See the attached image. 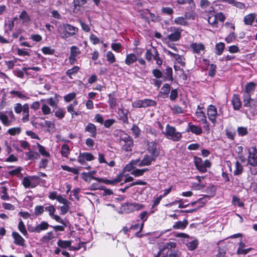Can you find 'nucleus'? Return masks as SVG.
Here are the masks:
<instances>
[{
	"label": "nucleus",
	"instance_id": "6e6552de",
	"mask_svg": "<svg viewBox=\"0 0 257 257\" xmlns=\"http://www.w3.org/2000/svg\"><path fill=\"white\" fill-rule=\"evenodd\" d=\"M248 163L253 167H257V149L251 147L248 149Z\"/></svg>",
	"mask_w": 257,
	"mask_h": 257
},
{
	"label": "nucleus",
	"instance_id": "bf43d9fd",
	"mask_svg": "<svg viewBox=\"0 0 257 257\" xmlns=\"http://www.w3.org/2000/svg\"><path fill=\"white\" fill-rule=\"evenodd\" d=\"M61 168L65 171L72 172L74 174H78V171L77 169L75 168H71L68 166L66 165H62Z\"/></svg>",
	"mask_w": 257,
	"mask_h": 257
},
{
	"label": "nucleus",
	"instance_id": "f3484780",
	"mask_svg": "<svg viewBox=\"0 0 257 257\" xmlns=\"http://www.w3.org/2000/svg\"><path fill=\"white\" fill-rule=\"evenodd\" d=\"M188 131L191 132L196 135H200L203 133L202 129L201 127L194 125L191 122L188 124Z\"/></svg>",
	"mask_w": 257,
	"mask_h": 257
},
{
	"label": "nucleus",
	"instance_id": "a211bd4d",
	"mask_svg": "<svg viewBox=\"0 0 257 257\" xmlns=\"http://www.w3.org/2000/svg\"><path fill=\"white\" fill-rule=\"evenodd\" d=\"M85 131L90 133L93 138H95L97 136V128L93 123H88L85 128Z\"/></svg>",
	"mask_w": 257,
	"mask_h": 257
},
{
	"label": "nucleus",
	"instance_id": "5701e85b",
	"mask_svg": "<svg viewBox=\"0 0 257 257\" xmlns=\"http://www.w3.org/2000/svg\"><path fill=\"white\" fill-rule=\"evenodd\" d=\"M185 17H179L175 19L174 23L176 25H181L183 26H187L188 25V22L186 20V19H190L187 16V14L185 15Z\"/></svg>",
	"mask_w": 257,
	"mask_h": 257
},
{
	"label": "nucleus",
	"instance_id": "1a4fd4ad",
	"mask_svg": "<svg viewBox=\"0 0 257 257\" xmlns=\"http://www.w3.org/2000/svg\"><path fill=\"white\" fill-rule=\"evenodd\" d=\"M161 142V140L154 141H148L147 142V150L148 152L155 157H157L159 155V151L157 149V142Z\"/></svg>",
	"mask_w": 257,
	"mask_h": 257
},
{
	"label": "nucleus",
	"instance_id": "a878e982",
	"mask_svg": "<svg viewBox=\"0 0 257 257\" xmlns=\"http://www.w3.org/2000/svg\"><path fill=\"white\" fill-rule=\"evenodd\" d=\"M195 114L198 122L202 123H207L206 117L204 112L197 110Z\"/></svg>",
	"mask_w": 257,
	"mask_h": 257
},
{
	"label": "nucleus",
	"instance_id": "2eb2a0df",
	"mask_svg": "<svg viewBox=\"0 0 257 257\" xmlns=\"http://www.w3.org/2000/svg\"><path fill=\"white\" fill-rule=\"evenodd\" d=\"M157 157H155L151 155V156L146 155L143 160L138 163L139 167H142L145 166H149L151 164L152 161H154Z\"/></svg>",
	"mask_w": 257,
	"mask_h": 257
},
{
	"label": "nucleus",
	"instance_id": "bb28decb",
	"mask_svg": "<svg viewBox=\"0 0 257 257\" xmlns=\"http://www.w3.org/2000/svg\"><path fill=\"white\" fill-rule=\"evenodd\" d=\"M19 18L24 24H29L31 22V18L26 11H23L21 12Z\"/></svg>",
	"mask_w": 257,
	"mask_h": 257
},
{
	"label": "nucleus",
	"instance_id": "dca6fc26",
	"mask_svg": "<svg viewBox=\"0 0 257 257\" xmlns=\"http://www.w3.org/2000/svg\"><path fill=\"white\" fill-rule=\"evenodd\" d=\"M14 239V243L18 245L24 246L25 239L17 232H13L12 234Z\"/></svg>",
	"mask_w": 257,
	"mask_h": 257
},
{
	"label": "nucleus",
	"instance_id": "603ef678",
	"mask_svg": "<svg viewBox=\"0 0 257 257\" xmlns=\"http://www.w3.org/2000/svg\"><path fill=\"white\" fill-rule=\"evenodd\" d=\"M18 229L19 231L24 235L26 236L28 235L27 230L26 229L25 224L23 221L21 219L19 222Z\"/></svg>",
	"mask_w": 257,
	"mask_h": 257
},
{
	"label": "nucleus",
	"instance_id": "5fc2aeb1",
	"mask_svg": "<svg viewBox=\"0 0 257 257\" xmlns=\"http://www.w3.org/2000/svg\"><path fill=\"white\" fill-rule=\"evenodd\" d=\"M37 146L38 147V150L39 153L43 156L48 157L50 156V154L47 152L44 147L42 146L39 143H37Z\"/></svg>",
	"mask_w": 257,
	"mask_h": 257
},
{
	"label": "nucleus",
	"instance_id": "b1692460",
	"mask_svg": "<svg viewBox=\"0 0 257 257\" xmlns=\"http://www.w3.org/2000/svg\"><path fill=\"white\" fill-rule=\"evenodd\" d=\"M29 120V106L28 104H24V109L22 112V120L23 122H26Z\"/></svg>",
	"mask_w": 257,
	"mask_h": 257
},
{
	"label": "nucleus",
	"instance_id": "f704fd0d",
	"mask_svg": "<svg viewBox=\"0 0 257 257\" xmlns=\"http://www.w3.org/2000/svg\"><path fill=\"white\" fill-rule=\"evenodd\" d=\"M108 103L111 108H114L117 104V99L115 98L114 93L109 94L108 95Z\"/></svg>",
	"mask_w": 257,
	"mask_h": 257
},
{
	"label": "nucleus",
	"instance_id": "774afa93",
	"mask_svg": "<svg viewBox=\"0 0 257 257\" xmlns=\"http://www.w3.org/2000/svg\"><path fill=\"white\" fill-rule=\"evenodd\" d=\"M238 134L240 136H244L247 134L248 131L246 127H238L237 129Z\"/></svg>",
	"mask_w": 257,
	"mask_h": 257
},
{
	"label": "nucleus",
	"instance_id": "f8f14e48",
	"mask_svg": "<svg viewBox=\"0 0 257 257\" xmlns=\"http://www.w3.org/2000/svg\"><path fill=\"white\" fill-rule=\"evenodd\" d=\"M127 212H134L137 210H140L144 208L145 206L142 204L136 202L127 203L125 205Z\"/></svg>",
	"mask_w": 257,
	"mask_h": 257
},
{
	"label": "nucleus",
	"instance_id": "0eeeda50",
	"mask_svg": "<svg viewBox=\"0 0 257 257\" xmlns=\"http://www.w3.org/2000/svg\"><path fill=\"white\" fill-rule=\"evenodd\" d=\"M44 210L49 213L51 218L55 220L57 222L65 225V222L59 216L54 214L56 211L55 208L52 205H49L44 208Z\"/></svg>",
	"mask_w": 257,
	"mask_h": 257
},
{
	"label": "nucleus",
	"instance_id": "49530a36",
	"mask_svg": "<svg viewBox=\"0 0 257 257\" xmlns=\"http://www.w3.org/2000/svg\"><path fill=\"white\" fill-rule=\"evenodd\" d=\"M143 107H147L150 106H154L157 104L156 102L151 99H143Z\"/></svg>",
	"mask_w": 257,
	"mask_h": 257
},
{
	"label": "nucleus",
	"instance_id": "37998d69",
	"mask_svg": "<svg viewBox=\"0 0 257 257\" xmlns=\"http://www.w3.org/2000/svg\"><path fill=\"white\" fill-rule=\"evenodd\" d=\"M23 168L21 167H17L15 169L9 171L8 173L11 176H17L19 177H22V174H21V171Z\"/></svg>",
	"mask_w": 257,
	"mask_h": 257
},
{
	"label": "nucleus",
	"instance_id": "c03bdc74",
	"mask_svg": "<svg viewBox=\"0 0 257 257\" xmlns=\"http://www.w3.org/2000/svg\"><path fill=\"white\" fill-rule=\"evenodd\" d=\"M235 170H234L233 174L234 175H239L243 171V167L242 165L238 161H236L235 164Z\"/></svg>",
	"mask_w": 257,
	"mask_h": 257
},
{
	"label": "nucleus",
	"instance_id": "0e129e2a",
	"mask_svg": "<svg viewBox=\"0 0 257 257\" xmlns=\"http://www.w3.org/2000/svg\"><path fill=\"white\" fill-rule=\"evenodd\" d=\"M21 132V128L20 127H13L11 128H10L8 132L9 134L11 135H16L19 134Z\"/></svg>",
	"mask_w": 257,
	"mask_h": 257
},
{
	"label": "nucleus",
	"instance_id": "423d86ee",
	"mask_svg": "<svg viewBox=\"0 0 257 257\" xmlns=\"http://www.w3.org/2000/svg\"><path fill=\"white\" fill-rule=\"evenodd\" d=\"M195 164L197 169L202 173L207 172V168L211 166V163L208 160L203 161L199 158H195Z\"/></svg>",
	"mask_w": 257,
	"mask_h": 257
},
{
	"label": "nucleus",
	"instance_id": "13d9d810",
	"mask_svg": "<svg viewBox=\"0 0 257 257\" xmlns=\"http://www.w3.org/2000/svg\"><path fill=\"white\" fill-rule=\"evenodd\" d=\"M177 243L175 242L169 241L164 244L163 248L162 250L165 249H171L176 247Z\"/></svg>",
	"mask_w": 257,
	"mask_h": 257
},
{
	"label": "nucleus",
	"instance_id": "7ed1b4c3",
	"mask_svg": "<svg viewBox=\"0 0 257 257\" xmlns=\"http://www.w3.org/2000/svg\"><path fill=\"white\" fill-rule=\"evenodd\" d=\"M40 180L39 176H28L23 178L22 183L25 188H33L40 183Z\"/></svg>",
	"mask_w": 257,
	"mask_h": 257
},
{
	"label": "nucleus",
	"instance_id": "4d7b16f0",
	"mask_svg": "<svg viewBox=\"0 0 257 257\" xmlns=\"http://www.w3.org/2000/svg\"><path fill=\"white\" fill-rule=\"evenodd\" d=\"M198 242L197 240H193L187 244V247L190 250H193L197 247Z\"/></svg>",
	"mask_w": 257,
	"mask_h": 257
},
{
	"label": "nucleus",
	"instance_id": "69168bd1",
	"mask_svg": "<svg viewBox=\"0 0 257 257\" xmlns=\"http://www.w3.org/2000/svg\"><path fill=\"white\" fill-rule=\"evenodd\" d=\"M24 109V105H22L20 103H17L15 104L14 110L16 113L20 114L21 112H23Z\"/></svg>",
	"mask_w": 257,
	"mask_h": 257
},
{
	"label": "nucleus",
	"instance_id": "f257e3e1",
	"mask_svg": "<svg viewBox=\"0 0 257 257\" xmlns=\"http://www.w3.org/2000/svg\"><path fill=\"white\" fill-rule=\"evenodd\" d=\"M119 143L121 149L126 152L131 151L134 146V142L132 138L127 134L125 133L121 134Z\"/></svg>",
	"mask_w": 257,
	"mask_h": 257
},
{
	"label": "nucleus",
	"instance_id": "20e7f679",
	"mask_svg": "<svg viewBox=\"0 0 257 257\" xmlns=\"http://www.w3.org/2000/svg\"><path fill=\"white\" fill-rule=\"evenodd\" d=\"M182 29L175 27H171L168 29L169 34L167 35L165 40H168L171 42H176L178 41L181 36Z\"/></svg>",
	"mask_w": 257,
	"mask_h": 257
},
{
	"label": "nucleus",
	"instance_id": "e2e57ef3",
	"mask_svg": "<svg viewBox=\"0 0 257 257\" xmlns=\"http://www.w3.org/2000/svg\"><path fill=\"white\" fill-rule=\"evenodd\" d=\"M65 113V111L62 108H59L55 112V115L59 119H62L64 117Z\"/></svg>",
	"mask_w": 257,
	"mask_h": 257
},
{
	"label": "nucleus",
	"instance_id": "e433bc0d",
	"mask_svg": "<svg viewBox=\"0 0 257 257\" xmlns=\"http://www.w3.org/2000/svg\"><path fill=\"white\" fill-rule=\"evenodd\" d=\"M79 69L78 66H75L71 69L67 70L66 74L70 79H72V76L75 75L79 70Z\"/></svg>",
	"mask_w": 257,
	"mask_h": 257
},
{
	"label": "nucleus",
	"instance_id": "6e6d98bb",
	"mask_svg": "<svg viewBox=\"0 0 257 257\" xmlns=\"http://www.w3.org/2000/svg\"><path fill=\"white\" fill-rule=\"evenodd\" d=\"M154 48L153 47V49H148L146 52L145 58L148 61H151L154 57Z\"/></svg>",
	"mask_w": 257,
	"mask_h": 257
},
{
	"label": "nucleus",
	"instance_id": "aec40b11",
	"mask_svg": "<svg viewBox=\"0 0 257 257\" xmlns=\"http://www.w3.org/2000/svg\"><path fill=\"white\" fill-rule=\"evenodd\" d=\"M188 221L187 219H184L183 221L176 222L173 225V228L175 229H184L187 226Z\"/></svg>",
	"mask_w": 257,
	"mask_h": 257
},
{
	"label": "nucleus",
	"instance_id": "58836bf2",
	"mask_svg": "<svg viewBox=\"0 0 257 257\" xmlns=\"http://www.w3.org/2000/svg\"><path fill=\"white\" fill-rule=\"evenodd\" d=\"M86 0H73L74 11H79L80 7L86 3Z\"/></svg>",
	"mask_w": 257,
	"mask_h": 257
},
{
	"label": "nucleus",
	"instance_id": "09e8293b",
	"mask_svg": "<svg viewBox=\"0 0 257 257\" xmlns=\"http://www.w3.org/2000/svg\"><path fill=\"white\" fill-rule=\"evenodd\" d=\"M225 45L223 43H218L215 46V53L217 55H220L224 49Z\"/></svg>",
	"mask_w": 257,
	"mask_h": 257
},
{
	"label": "nucleus",
	"instance_id": "79ce46f5",
	"mask_svg": "<svg viewBox=\"0 0 257 257\" xmlns=\"http://www.w3.org/2000/svg\"><path fill=\"white\" fill-rule=\"evenodd\" d=\"M61 154L64 157H68L70 154V148L67 144H63L61 149Z\"/></svg>",
	"mask_w": 257,
	"mask_h": 257
},
{
	"label": "nucleus",
	"instance_id": "864d4df0",
	"mask_svg": "<svg viewBox=\"0 0 257 257\" xmlns=\"http://www.w3.org/2000/svg\"><path fill=\"white\" fill-rule=\"evenodd\" d=\"M41 110L44 115H49L51 113L50 107L45 102L42 105Z\"/></svg>",
	"mask_w": 257,
	"mask_h": 257
},
{
	"label": "nucleus",
	"instance_id": "052dcab7",
	"mask_svg": "<svg viewBox=\"0 0 257 257\" xmlns=\"http://www.w3.org/2000/svg\"><path fill=\"white\" fill-rule=\"evenodd\" d=\"M107 61L110 63H113L115 61V58L114 54L111 51L107 52L106 54Z\"/></svg>",
	"mask_w": 257,
	"mask_h": 257
},
{
	"label": "nucleus",
	"instance_id": "8fccbe9b",
	"mask_svg": "<svg viewBox=\"0 0 257 257\" xmlns=\"http://www.w3.org/2000/svg\"><path fill=\"white\" fill-rule=\"evenodd\" d=\"M93 180L97 181L99 182H103L106 184H115V182L114 181V179L112 180H108L105 179L103 178H98L96 177H92Z\"/></svg>",
	"mask_w": 257,
	"mask_h": 257
},
{
	"label": "nucleus",
	"instance_id": "9d476101",
	"mask_svg": "<svg viewBox=\"0 0 257 257\" xmlns=\"http://www.w3.org/2000/svg\"><path fill=\"white\" fill-rule=\"evenodd\" d=\"M94 159V157L91 153L88 152L80 153L77 158V161L83 165L85 163L86 161H91Z\"/></svg>",
	"mask_w": 257,
	"mask_h": 257
},
{
	"label": "nucleus",
	"instance_id": "338daca9",
	"mask_svg": "<svg viewBox=\"0 0 257 257\" xmlns=\"http://www.w3.org/2000/svg\"><path fill=\"white\" fill-rule=\"evenodd\" d=\"M44 211V208L43 206L38 205L35 206L34 208L35 214L37 216H39L42 214Z\"/></svg>",
	"mask_w": 257,
	"mask_h": 257
},
{
	"label": "nucleus",
	"instance_id": "412c9836",
	"mask_svg": "<svg viewBox=\"0 0 257 257\" xmlns=\"http://www.w3.org/2000/svg\"><path fill=\"white\" fill-rule=\"evenodd\" d=\"M98 160L100 164L104 163L110 167H113L115 165L114 161H107L105 159L104 155L101 153H99Z\"/></svg>",
	"mask_w": 257,
	"mask_h": 257
},
{
	"label": "nucleus",
	"instance_id": "6ab92c4d",
	"mask_svg": "<svg viewBox=\"0 0 257 257\" xmlns=\"http://www.w3.org/2000/svg\"><path fill=\"white\" fill-rule=\"evenodd\" d=\"M232 104L235 110H239L241 106V102L238 94H235L232 98Z\"/></svg>",
	"mask_w": 257,
	"mask_h": 257
},
{
	"label": "nucleus",
	"instance_id": "f03ea898",
	"mask_svg": "<svg viewBox=\"0 0 257 257\" xmlns=\"http://www.w3.org/2000/svg\"><path fill=\"white\" fill-rule=\"evenodd\" d=\"M163 134L168 139L175 142L179 141L182 138V135L180 132H177L176 128L168 124L166 125V131L163 132Z\"/></svg>",
	"mask_w": 257,
	"mask_h": 257
},
{
	"label": "nucleus",
	"instance_id": "ddd939ff",
	"mask_svg": "<svg viewBox=\"0 0 257 257\" xmlns=\"http://www.w3.org/2000/svg\"><path fill=\"white\" fill-rule=\"evenodd\" d=\"M80 51L79 49L75 46H73L70 48V55L69 58V62L71 64H73L76 60L77 56L79 55Z\"/></svg>",
	"mask_w": 257,
	"mask_h": 257
},
{
	"label": "nucleus",
	"instance_id": "3c124183",
	"mask_svg": "<svg viewBox=\"0 0 257 257\" xmlns=\"http://www.w3.org/2000/svg\"><path fill=\"white\" fill-rule=\"evenodd\" d=\"M149 170L148 169H135L131 172V174L135 177H139L142 176L145 172Z\"/></svg>",
	"mask_w": 257,
	"mask_h": 257
},
{
	"label": "nucleus",
	"instance_id": "680f3d73",
	"mask_svg": "<svg viewBox=\"0 0 257 257\" xmlns=\"http://www.w3.org/2000/svg\"><path fill=\"white\" fill-rule=\"evenodd\" d=\"M42 52L45 55H53L54 53V50L50 47H44L42 48Z\"/></svg>",
	"mask_w": 257,
	"mask_h": 257
},
{
	"label": "nucleus",
	"instance_id": "a19ab883",
	"mask_svg": "<svg viewBox=\"0 0 257 257\" xmlns=\"http://www.w3.org/2000/svg\"><path fill=\"white\" fill-rule=\"evenodd\" d=\"M252 100L251 98V94L243 93V101L244 103V106L250 107V102Z\"/></svg>",
	"mask_w": 257,
	"mask_h": 257
},
{
	"label": "nucleus",
	"instance_id": "9b49d317",
	"mask_svg": "<svg viewBox=\"0 0 257 257\" xmlns=\"http://www.w3.org/2000/svg\"><path fill=\"white\" fill-rule=\"evenodd\" d=\"M207 114L209 120L213 123H216L217 112L216 108L212 105H209L207 109Z\"/></svg>",
	"mask_w": 257,
	"mask_h": 257
},
{
	"label": "nucleus",
	"instance_id": "393cba45",
	"mask_svg": "<svg viewBox=\"0 0 257 257\" xmlns=\"http://www.w3.org/2000/svg\"><path fill=\"white\" fill-rule=\"evenodd\" d=\"M256 84L253 82L247 83L245 87L244 93L251 94H252L255 89Z\"/></svg>",
	"mask_w": 257,
	"mask_h": 257
},
{
	"label": "nucleus",
	"instance_id": "72a5a7b5",
	"mask_svg": "<svg viewBox=\"0 0 257 257\" xmlns=\"http://www.w3.org/2000/svg\"><path fill=\"white\" fill-rule=\"evenodd\" d=\"M50 225L46 221H42L40 224L36 225L37 233H40L42 231L47 230Z\"/></svg>",
	"mask_w": 257,
	"mask_h": 257
},
{
	"label": "nucleus",
	"instance_id": "39448f33",
	"mask_svg": "<svg viewBox=\"0 0 257 257\" xmlns=\"http://www.w3.org/2000/svg\"><path fill=\"white\" fill-rule=\"evenodd\" d=\"M62 28L64 32L61 33V37L64 39L73 36L78 31V29L77 27L69 24H63Z\"/></svg>",
	"mask_w": 257,
	"mask_h": 257
},
{
	"label": "nucleus",
	"instance_id": "7c9ffc66",
	"mask_svg": "<svg viewBox=\"0 0 257 257\" xmlns=\"http://www.w3.org/2000/svg\"><path fill=\"white\" fill-rule=\"evenodd\" d=\"M170 91V86L169 84H165L161 88L160 94L163 98L168 97V94Z\"/></svg>",
	"mask_w": 257,
	"mask_h": 257
},
{
	"label": "nucleus",
	"instance_id": "4468645a",
	"mask_svg": "<svg viewBox=\"0 0 257 257\" xmlns=\"http://www.w3.org/2000/svg\"><path fill=\"white\" fill-rule=\"evenodd\" d=\"M190 47L193 52L196 54H201V53H204L205 51V46L202 43H193L190 45Z\"/></svg>",
	"mask_w": 257,
	"mask_h": 257
},
{
	"label": "nucleus",
	"instance_id": "c756f323",
	"mask_svg": "<svg viewBox=\"0 0 257 257\" xmlns=\"http://www.w3.org/2000/svg\"><path fill=\"white\" fill-rule=\"evenodd\" d=\"M137 60V57L134 53L127 54L125 60V63L127 65H130Z\"/></svg>",
	"mask_w": 257,
	"mask_h": 257
},
{
	"label": "nucleus",
	"instance_id": "4c0bfd02",
	"mask_svg": "<svg viewBox=\"0 0 257 257\" xmlns=\"http://www.w3.org/2000/svg\"><path fill=\"white\" fill-rule=\"evenodd\" d=\"M41 101L45 102L52 107H56L57 106V102L53 97H50L48 99H42L41 100Z\"/></svg>",
	"mask_w": 257,
	"mask_h": 257
},
{
	"label": "nucleus",
	"instance_id": "473e14b6",
	"mask_svg": "<svg viewBox=\"0 0 257 257\" xmlns=\"http://www.w3.org/2000/svg\"><path fill=\"white\" fill-rule=\"evenodd\" d=\"M210 10H209L208 13L210 14L211 16H208V22L209 24L211 25H214L217 23L216 17L214 15V11L213 10V8L210 7Z\"/></svg>",
	"mask_w": 257,
	"mask_h": 257
},
{
	"label": "nucleus",
	"instance_id": "a18cd8bd",
	"mask_svg": "<svg viewBox=\"0 0 257 257\" xmlns=\"http://www.w3.org/2000/svg\"><path fill=\"white\" fill-rule=\"evenodd\" d=\"M71 244V241L69 240H63L59 239L57 241V245L62 248H66Z\"/></svg>",
	"mask_w": 257,
	"mask_h": 257
},
{
	"label": "nucleus",
	"instance_id": "de8ad7c7",
	"mask_svg": "<svg viewBox=\"0 0 257 257\" xmlns=\"http://www.w3.org/2000/svg\"><path fill=\"white\" fill-rule=\"evenodd\" d=\"M154 59L156 60V64L158 66H161L162 64L163 61L161 57H160V55L159 54V52L157 50V49L156 48H154Z\"/></svg>",
	"mask_w": 257,
	"mask_h": 257
},
{
	"label": "nucleus",
	"instance_id": "c85d7f7f",
	"mask_svg": "<svg viewBox=\"0 0 257 257\" xmlns=\"http://www.w3.org/2000/svg\"><path fill=\"white\" fill-rule=\"evenodd\" d=\"M255 18V14H249L244 17L243 22L246 25H251Z\"/></svg>",
	"mask_w": 257,
	"mask_h": 257
},
{
	"label": "nucleus",
	"instance_id": "ea45409f",
	"mask_svg": "<svg viewBox=\"0 0 257 257\" xmlns=\"http://www.w3.org/2000/svg\"><path fill=\"white\" fill-rule=\"evenodd\" d=\"M55 237L54 233L52 231H50L45 234L41 239V241L43 242H48L50 240L53 239Z\"/></svg>",
	"mask_w": 257,
	"mask_h": 257
},
{
	"label": "nucleus",
	"instance_id": "4be33fe9",
	"mask_svg": "<svg viewBox=\"0 0 257 257\" xmlns=\"http://www.w3.org/2000/svg\"><path fill=\"white\" fill-rule=\"evenodd\" d=\"M140 162V160H136L132 161L129 164H127L123 169L124 171H133L135 170L136 167L138 166V163Z\"/></svg>",
	"mask_w": 257,
	"mask_h": 257
},
{
	"label": "nucleus",
	"instance_id": "cd10ccee",
	"mask_svg": "<svg viewBox=\"0 0 257 257\" xmlns=\"http://www.w3.org/2000/svg\"><path fill=\"white\" fill-rule=\"evenodd\" d=\"M10 93L24 100H27L30 98L27 93L23 92L12 90L10 92Z\"/></svg>",
	"mask_w": 257,
	"mask_h": 257
},
{
	"label": "nucleus",
	"instance_id": "c9c22d12",
	"mask_svg": "<svg viewBox=\"0 0 257 257\" xmlns=\"http://www.w3.org/2000/svg\"><path fill=\"white\" fill-rule=\"evenodd\" d=\"M26 155L29 160H35V159H39L40 157L39 154L33 151H30L28 152H26Z\"/></svg>",
	"mask_w": 257,
	"mask_h": 257
},
{
	"label": "nucleus",
	"instance_id": "2f4dec72",
	"mask_svg": "<svg viewBox=\"0 0 257 257\" xmlns=\"http://www.w3.org/2000/svg\"><path fill=\"white\" fill-rule=\"evenodd\" d=\"M0 120L4 125L7 126L11 125L12 123L8 118V116H7L6 113L2 112H0Z\"/></svg>",
	"mask_w": 257,
	"mask_h": 257
}]
</instances>
